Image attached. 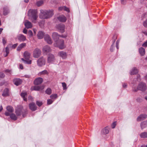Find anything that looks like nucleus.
I'll use <instances>...</instances> for the list:
<instances>
[{
    "instance_id": "1",
    "label": "nucleus",
    "mask_w": 147,
    "mask_h": 147,
    "mask_svg": "<svg viewBox=\"0 0 147 147\" xmlns=\"http://www.w3.org/2000/svg\"><path fill=\"white\" fill-rule=\"evenodd\" d=\"M53 14L52 10L47 11L42 10L40 11L39 17L41 19H47L51 17Z\"/></svg>"
},
{
    "instance_id": "2",
    "label": "nucleus",
    "mask_w": 147,
    "mask_h": 147,
    "mask_svg": "<svg viewBox=\"0 0 147 147\" xmlns=\"http://www.w3.org/2000/svg\"><path fill=\"white\" fill-rule=\"evenodd\" d=\"M28 16L32 19L36 20L38 18L37 10L36 9H30L28 12Z\"/></svg>"
},
{
    "instance_id": "3",
    "label": "nucleus",
    "mask_w": 147,
    "mask_h": 147,
    "mask_svg": "<svg viewBox=\"0 0 147 147\" xmlns=\"http://www.w3.org/2000/svg\"><path fill=\"white\" fill-rule=\"evenodd\" d=\"M24 55L25 59L26 60H25L23 58H22V60L25 63L28 64H31L32 61L31 60H29L30 57V53L27 51H26L24 53Z\"/></svg>"
},
{
    "instance_id": "4",
    "label": "nucleus",
    "mask_w": 147,
    "mask_h": 147,
    "mask_svg": "<svg viewBox=\"0 0 147 147\" xmlns=\"http://www.w3.org/2000/svg\"><path fill=\"white\" fill-rule=\"evenodd\" d=\"M54 45L61 49H63L65 47V46L64 45V40L62 39L56 41L55 43L54 44Z\"/></svg>"
},
{
    "instance_id": "5",
    "label": "nucleus",
    "mask_w": 147,
    "mask_h": 147,
    "mask_svg": "<svg viewBox=\"0 0 147 147\" xmlns=\"http://www.w3.org/2000/svg\"><path fill=\"white\" fill-rule=\"evenodd\" d=\"M38 65L39 67H41L45 65V59L43 57L39 58L37 61Z\"/></svg>"
},
{
    "instance_id": "6",
    "label": "nucleus",
    "mask_w": 147,
    "mask_h": 147,
    "mask_svg": "<svg viewBox=\"0 0 147 147\" xmlns=\"http://www.w3.org/2000/svg\"><path fill=\"white\" fill-rule=\"evenodd\" d=\"M139 90L142 91H144L146 89V84L143 82H140L138 86Z\"/></svg>"
},
{
    "instance_id": "7",
    "label": "nucleus",
    "mask_w": 147,
    "mask_h": 147,
    "mask_svg": "<svg viewBox=\"0 0 147 147\" xmlns=\"http://www.w3.org/2000/svg\"><path fill=\"white\" fill-rule=\"evenodd\" d=\"M41 53V51L39 49L36 48L33 51V57L35 58H38L40 56Z\"/></svg>"
},
{
    "instance_id": "8",
    "label": "nucleus",
    "mask_w": 147,
    "mask_h": 147,
    "mask_svg": "<svg viewBox=\"0 0 147 147\" xmlns=\"http://www.w3.org/2000/svg\"><path fill=\"white\" fill-rule=\"evenodd\" d=\"M42 51L43 53L47 54V53L51 52V49L49 46L46 45L43 47Z\"/></svg>"
},
{
    "instance_id": "9",
    "label": "nucleus",
    "mask_w": 147,
    "mask_h": 147,
    "mask_svg": "<svg viewBox=\"0 0 147 147\" xmlns=\"http://www.w3.org/2000/svg\"><path fill=\"white\" fill-rule=\"evenodd\" d=\"M23 111L24 109L23 107H20L16 109L15 113L17 116H19L23 113Z\"/></svg>"
},
{
    "instance_id": "10",
    "label": "nucleus",
    "mask_w": 147,
    "mask_h": 147,
    "mask_svg": "<svg viewBox=\"0 0 147 147\" xmlns=\"http://www.w3.org/2000/svg\"><path fill=\"white\" fill-rule=\"evenodd\" d=\"M147 117V115L146 114H142L138 116L137 119L138 121H140L145 119Z\"/></svg>"
},
{
    "instance_id": "11",
    "label": "nucleus",
    "mask_w": 147,
    "mask_h": 147,
    "mask_svg": "<svg viewBox=\"0 0 147 147\" xmlns=\"http://www.w3.org/2000/svg\"><path fill=\"white\" fill-rule=\"evenodd\" d=\"M18 40L20 42H24L26 40L25 36L22 34H20L17 36Z\"/></svg>"
},
{
    "instance_id": "12",
    "label": "nucleus",
    "mask_w": 147,
    "mask_h": 147,
    "mask_svg": "<svg viewBox=\"0 0 147 147\" xmlns=\"http://www.w3.org/2000/svg\"><path fill=\"white\" fill-rule=\"evenodd\" d=\"M55 57L53 55L51 54H49L47 58V62L51 63L53 62L55 60Z\"/></svg>"
},
{
    "instance_id": "13",
    "label": "nucleus",
    "mask_w": 147,
    "mask_h": 147,
    "mask_svg": "<svg viewBox=\"0 0 147 147\" xmlns=\"http://www.w3.org/2000/svg\"><path fill=\"white\" fill-rule=\"evenodd\" d=\"M44 39L48 44H50L52 43V41L49 36L48 34H46L45 36Z\"/></svg>"
},
{
    "instance_id": "14",
    "label": "nucleus",
    "mask_w": 147,
    "mask_h": 147,
    "mask_svg": "<svg viewBox=\"0 0 147 147\" xmlns=\"http://www.w3.org/2000/svg\"><path fill=\"white\" fill-rule=\"evenodd\" d=\"M57 28L61 33H63L65 31V26L63 24H59L57 26Z\"/></svg>"
},
{
    "instance_id": "15",
    "label": "nucleus",
    "mask_w": 147,
    "mask_h": 147,
    "mask_svg": "<svg viewBox=\"0 0 147 147\" xmlns=\"http://www.w3.org/2000/svg\"><path fill=\"white\" fill-rule=\"evenodd\" d=\"M29 108L32 111H34L36 110L37 107L34 102H31L29 104Z\"/></svg>"
},
{
    "instance_id": "16",
    "label": "nucleus",
    "mask_w": 147,
    "mask_h": 147,
    "mask_svg": "<svg viewBox=\"0 0 147 147\" xmlns=\"http://www.w3.org/2000/svg\"><path fill=\"white\" fill-rule=\"evenodd\" d=\"M43 81V79L41 78H36L34 81V84L37 85L41 84Z\"/></svg>"
},
{
    "instance_id": "17",
    "label": "nucleus",
    "mask_w": 147,
    "mask_h": 147,
    "mask_svg": "<svg viewBox=\"0 0 147 147\" xmlns=\"http://www.w3.org/2000/svg\"><path fill=\"white\" fill-rule=\"evenodd\" d=\"M14 84L17 86L20 84L22 82V80L19 78H15L13 80Z\"/></svg>"
},
{
    "instance_id": "18",
    "label": "nucleus",
    "mask_w": 147,
    "mask_h": 147,
    "mask_svg": "<svg viewBox=\"0 0 147 147\" xmlns=\"http://www.w3.org/2000/svg\"><path fill=\"white\" fill-rule=\"evenodd\" d=\"M24 24L26 28L28 29L31 28L32 26L31 22L27 20L25 21Z\"/></svg>"
},
{
    "instance_id": "19",
    "label": "nucleus",
    "mask_w": 147,
    "mask_h": 147,
    "mask_svg": "<svg viewBox=\"0 0 147 147\" xmlns=\"http://www.w3.org/2000/svg\"><path fill=\"white\" fill-rule=\"evenodd\" d=\"M58 55L63 59H65L67 57V54L65 52L60 51L59 52Z\"/></svg>"
},
{
    "instance_id": "20",
    "label": "nucleus",
    "mask_w": 147,
    "mask_h": 147,
    "mask_svg": "<svg viewBox=\"0 0 147 147\" xmlns=\"http://www.w3.org/2000/svg\"><path fill=\"white\" fill-rule=\"evenodd\" d=\"M52 37L55 42L58 41L57 40L59 37V35L57 32H53L52 33Z\"/></svg>"
},
{
    "instance_id": "21",
    "label": "nucleus",
    "mask_w": 147,
    "mask_h": 147,
    "mask_svg": "<svg viewBox=\"0 0 147 147\" xmlns=\"http://www.w3.org/2000/svg\"><path fill=\"white\" fill-rule=\"evenodd\" d=\"M58 19L60 22H65L67 20L66 18L63 15H62L58 17Z\"/></svg>"
},
{
    "instance_id": "22",
    "label": "nucleus",
    "mask_w": 147,
    "mask_h": 147,
    "mask_svg": "<svg viewBox=\"0 0 147 147\" xmlns=\"http://www.w3.org/2000/svg\"><path fill=\"white\" fill-rule=\"evenodd\" d=\"M139 51L140 55L142 56H144L145 53V49L142 47L140 48L139 49Z\"/></svg>"
},
{
    "instance_id": "23",
    "label": "nucleus",
    "mask_w": 147,
    "mask_h": 147,
    "mask_svg": "<svg viewBox=\"0 0 147 147\" xmlns=\"http://www.w3.org/2000/svg\"><path fill=\"white\" fill-rule=\"evenodd\" d=\"M26 46V43H21L18 47L17 50L18 51H20L22 48L25 47Z\"/></svg>"
},
{
    "instance_id": "24",
    "label": "nucleus",
    "mask_w": 147,
    "mask_h": 147,
    "mask_svg": "<svg viewBox=\"0 0 147 147\" xmlns=\"http://www.w3.org/2000/svg\"><path fill=\"white\" fill-rule=\"evenodd\" d=\"M44 33L42 31H39L38 34H37V36L38 39H41L42 38L44 35Z\"/></svg>"
},
{
    "instance_id": "25",
    "label": "nucleus",
    "mask_w": 147,
    "mask_h": 147,
    "mask_svg": "<svg viewBox=\"0 0 147 147\" xmlns=\"http://www.w3.org/2000/svg\"><path fill=\"white\" fill-rule=\"evenodd\" d=\"M140 126L142 129H143L146 127L147 126V121H145L141 122Z\"/></svg>"
},
{
    "instance_id": "26",
    "label": "nucleus",
    "mask_w": 147,
    "mask_h": 147,
    "mask_svg": "<svg viewBox=\"0 0 147 147\" xmlns=\"http://www.w3.org/2000/svg\"><path fill=\"white\" fill-rule=\"evenodd\" d=\"M109 127H107L102 129V133L104 134H107L109 132Z\"/></svg>"
},
{
    "instance_id": "27",
    "label": "nucleus",
    "mask_w": 147,
    "mask_h": 147,
    "mask_svg": "<svg viewBox=\"0 0 147 147\" xmlns=\"http://www.w3.org/2000/svg\"><path fill=\"white\" fill-rule=\"evenodd\" d=\"M9 89L7 88H5L3 91L2 95L3 96H6L8 95Z\"/></svg>"
},
{
    "instance_id": "28",
    "label": "nucleus",
    "mask_w": 147,
    "mask_h": 147,
    "mask_svg": "<svg viewBox=\"0 0 147 147\" xmlns=\"http://www.w3.org/2000/svg\"><path fill=\"white\" fill-rule=\"evenodd\" d=\"M140 138H147V132H144L141 133L140 134Z\"/></svg>"
},
{
    "instance_id": "29",
    "label": "nucleus",
    "mask_w": 147,
    "mask_h": 147,
    "mask_svg": "<svg viewBox=\"0 0 147 147\" xmlns=\"http://www.w3.org/2000/svg\"><path fill=\"white\" fill-rule=\"evenodd\" d=\"M138 72V70L136 68L134 67L133 68L132 70L131 71L130 74L131 75H134L137 74Z\"/></svg>"
},
{
    "instance_id": "30",
    "label": "nucleus",
    "mask_w": 147,
    "mask_h": 147,
    "mask_svg": "<svg viewBox=\"0 0 147 147\" xmlns=\"http://www.w3.org/2000/svg\"><path fill=\"white\" fill-rule=\"evenodd\" d=\"M41 89V87L39 86H35L32 87L31 88V90H32L39 91Z\"/></svg>"
},
{
    "instance_id": "31",
    "label": "nucleus",
    "mask_w": 147,
    "mask_h": 147,
    "mask_svg": "<svg viewBox=\"0 0 147 147\" xmlns=\"http://www.w3.org/2000/svg\"><path fill=\"white\" fill-rule=\"evenodd\" d=\"M10 118L12 120H16L17 119V117L14 113H11L10 115Z\"/></svg>"
},
{
    "instance_id": "32",
    "label": "nucleus",
    "mask_w": 147,
    "mask_h": 147,
    "mask_svg": "<svg viewBox=\"0 0 147 147\" xmlns=\"http://www.w3.org/2000/svg\"><path fill=\"white\" fill-rule=\"evenodd\" d=\"M6 109L9 112L11 113L13 112V107L10 106H7L6 107Z\"/></svg>"
},
{
    "instance_id": "33",
    "label": "nucleus",
    "mask_w": 147,
    "mask_h": 147,
    "mask_svg": "<svg viewBox=\"0 0 147 147\" xmlns=\"http://www.w3.org/2000/svg\"><path fill=\"white\" fill-rule=\"evenodd\" d=\"M21 96L23 98L24 100L25 101H27V98H26V92H22L21 94Z\"/></svg>"
},
{
    "instance_id": "34",
    "label": "nucleus",
    "mask_w": 147,
    "mask_h": 147,
    "mask_svg": "<svg viewBox=\"0 0 147 147\" xmlns=\"http://www.w3.org/2000/svg\"><path fill=\"white\" fill-rule=\"evenodd\" d=\"M45 92L48 94H50L51 93V90L50 88H48L47 89Z\"/></svg>"
},
{
    "instance_id": "35",
    "label": "nucleus",
    "mask_w": 147,
    "mask_h": 147,
    "mask_svg": "<svg viewBox=\"0 0 147 147\" xmlns=\"http://www.w3.org/2000/svg\"><path fill=\"white\" fill-rule=\"evenodd\" d=\"M39 74H48V72L47 70H44L41 72H40Z\"/></svg>"
},
{
    "instance_id": "36",
    "label": "nucleus",
    "mask_w": 147,
    "mask_h": 147,
    "mask_svg": "<svg viewBox=\"0 0 147 147\" xmlns=\"http://www.w3.org/2000/svg\"><path fill=\"white\" fill-rule=\"evenodd\" d=\"M52 99H55L57 97V95L56 94H52L50 96Z\"/></svg>"
},
{
    "instance_id": "37",
    "label": "nucleus",
    "mask_w": 147,
    "mask_h": 147,
    "mask_svg": "<svg viewBox=\"0 0 147 147\" xmlns=\"http://www.w3.org/2000/svg\"><path fill=\"white\" fill-rule=\"evenodd\" d=\"M3 10V14L5 15H6L9 12V10L7 9H6L5 8H4Z\"/></svg>"
},
{
    "instance_id": "38",
    "label": "nucleus",
    "mask_w": 147,
    "mask_h": 147,
    "mask_svg": "<svg viewBox=\"0 0 147 147\" xmlns=\"http://www.w3.org/2000/svg\"><path fill=\"white\" fill-rule=\"evenodd\" d=\"M43 3V1H38L36 3V5L38 6H41Z\"/></svg>"
},
{
    "instance_id": "39",
    "label": "nucleus",
    "mask_w": 147,
    "mask_h": 147,
    "mask_svg": "<svg viewBox=\"0 0 147 147\" xmlns=\"http://www.w3.org/2000/svg\"><path fill=\"white\" fill-rule=\"evenodd\" d=\"M8 47H7L5 48V52L6 53V55L5 56V57H6L8 55L9 53V49Z\"/></svg>"
},
{
    "instance_id": "40",
    "label": "nucleus",
    "mask_w": 147,
    "mask_h": 147,
    "mask_svg": "<svg viewBox=\"0 0 147 147\" xmlns=\"http://www.w3.org/2000/svg\"><path fill=\"white\" fill-rule=\"evenodd\" d=\"M36 104L39 107L41 106L42 105V103L41 102L37 101Z\"/></svg>"
},
{
    "instance_id": "41",
    "label": "nucleus",
    "mask_w": 147,
    "mask_h": 147,
    "mask_svg": "<svg viewBox=\"0 0 147 147\" xmlns=\"http://www.w3.org/2000/svg\"><path fill=\"white\" fill-rule=\"evenodd\" d=\"M28 34L30 37H31L33 35V33L31 30H29L28 31Z\"/></svg>"
},
{
    "instance_id": "42",
    "label": "nucleus",
    "mask_w": 147,
    "mask_h": 147,
    "mask_svg": "<svg viewBox=\"0 0 147 147\" xmlns=\"http://www.w3.org/2000/svg\"><path fill=\"white\" fill-rule=\"evenodd\" d=\"M53 101L51 99H48L47 100V103L48 105H50L52 103Z\"/></svg>"
},
{
    "instance_id": "43",
    "label": "nucleus",
    "mask_w": 147,
    "mask_h": 147,
    "mask_svg": "<svg viewBox=\"0 0 147 147\" xmlns=\"http://www.w3.org/2000/svg\"><path fill=\"white\" fill-rule=\"evenodd\" d=\"M5 76V75L2 72H0V78H3Z\"/></svg>"
},
{
    "instance_id": "44",
    "label": "nucleus",
    "mask_w": 147,
    "mask_h": 147,
    "mask_svg": "<svg viewBox=\"0 0 147 147\" xmlns=\"http://www.w3.org/2000/svg\"><path fill=\"white\" fill-rule=\"evenodd\" d=\"M142 46L145 47H147V40L143 43L142 45Z\"/></svg>"
},
{
    "instance_id": "45",
    "label": "nucleus",
    "mask_w": 147,
    "mask_h": 147,
    "mask_svg": "<svg viewBox=\"0 0 147 147\" xmlns=\"http://www.w3.org/2000/svg\"><path fill=\"white\" fill-rule=\"evenodd\" d=\"M62 86L63 87V89L65 90V89H66V84L64 82H63V83H62Z\"/></svg>"
},
{
    "instance_id": "46",
    "label": "nucleus",
    "mask_w": 147,
    "mask_h": 147,
    "mask_svg": "<svg viewBox=\"0 0 147 147\" xmlns=\"http://www.w3.org/2000/svg\"><path fill=\"white\" fill-rule=\"evenodd\" d=\"M116 122H113L112 124L111 125V127L112 128H114L116 125Z\"/></svg>"
},
{
    "instance_id": "47",
    "label": "nucleus",
    "mask_w": 147,
    "mask_h": 147,
    "mask_svg": "<svg viewBox=\"0 0 147 147\" xmlns=\"http://www.w3.org/2000/svg\"><path fill=\"white\" fill-rule=\"evenodd\" d=\"M63 10H65L67 12H69V9L68 8L66 7L65 6H63Z\"/></svg>"
},
{
    "instance_id": "48",
    "label": "nucleus",
    "mask_w": 147,
    "mask_h": 147,
    "mask_svg": "<svg viewBox=\"0 0 147 147\" xmlns=\"http://www.w3.org/2000/svg\"><path fill=\"white\" fill-rule=\"evenodd\" d=\"M139 90V89L138 88V87L137 88H132V91L134 92H136L137 91Z\"/></svg>"
},
{
    "instance_id": "49",
    "label": "nucleus",
    "mask_w": 147,
    "mask_h": 147,
    "mask_svg": "<svg viewBox=\"0 0 147 147\" xmlns=\"http://www.w3.org/2000/svg\"><path fill=\"white\" fill-rule=\"evenodd\" d=\"M143 25L145 27L147 28V20L144 22Z\"/></svg>"
},
{
    "instance_id": "50",
    "label": "nucleus",
    "mask_w": 147,
    "mask_h": 147,
    "mask_svg": "<svg viewBox=\"0 0 147 147\" xmlns=\"http://www.w3.org/2000/svg\"><path fill=\"white\" fill-rule=\"evenodd\" d=\"M119 40H117L116 42V47L117 48V49H118V45H119Z\"/></svg>"
},
{
    "instance_id": "51",
    "label": "nucleus",
    "mask_w": 147,
    "mask_h": 147,
    "mask_svg": "<svg viewBox=\"0 0 147 147\" xmlns=\"http://www.w3.org/2000/svg\"><path fill=\"white\" fill-rule=\"evenodd\" d=\"M3 43L4 45H5L6 42V40L4 38H3L2 39Z\"/></svg>"
},
{
    "instance_id": "52",
    "label": "nucleus",
    "mask_w": 147,
    "mask_h": 147,
    "mask_svg": "<svg viewBox=\"0 0 147 147\" xmlns=\"http://www.w3.org/2000/svg\"><path fill=\"white\" fill-rule=\"evenodd\" d=\"M18 45V43L14 44L12 45V47L13 49L15 48Z\"/></svg>"
},
{
    "instance_id": "53",
    "label": "nucleus",
    "mask_w": 147,
    "mask_h": 147,
    "mask_svg": "<svg viewBox=\"0 0 147 147\" xmlns=\"http://www.w3.org/2000/svg\"><path fill=\"white\" fill-rule=\"evenodd\" d=\"M9 112H6L5 113V115L7 116H10V115L11 114H10Z\"/></svg>"
},
{
    "instance_id": "54",
    "label": "nucleus",
    "mask_w": 147,
    "mask_h": 147,
    "mask_svg": "<svg viewBox=\"0 0 147 147\" xmlns=\"http://www.w3.org/2000/svg\"><path fill=\"white\" fill-rule=\"evenodd\" d=\"M27 30L25 28L23 30V32L25 34H26L27 33Z\"/></svg>"
},
{
    "instance_id": "55",
    "label": "nucleus",
    "mask_w": 147,
    "mask_h": 147,
    "mask_svg": "<svg viewBox=\"0 0 147 147\" xmlns=\"http://www.w3.org/2000/svg\"><path fill=\"white\" fill-rule=\"evenodd\" d=\"M28 99L29 100H30L31 101H32L33 98L31 96H29L28 97Z\"/></svg>"
},
{
    "instance_id": "56",
    "label": "nucleus",
    "mask_w": 147,
    "mask_h": 147,
    "mask_svg": "<svg viewBox=\"0 0 147 147\" xmlns=\"http://www.w3.org/2000/svg\"><path fill=\"white\" fill-rule=\"evenodd\" d=\"M123 87L124 88H126L127 87V84L126 83H124L123 84Z\"/></svg>"
},
{
    "instance_id": "57",
    "label": "nucleus",
    "mask_w": 147,
    "mask_h": 147,
    "mask_svg": "<svg viewBox=\"0 0 147 147\" xmlns=\"http://www.w3.org/2000/svg\"><path fill=\"white\" fill-rule=\"evenodd\" d=\"M126 0H121V3L122 4L125 3Z\"/></svg>"
},
{
    "instance_id": "58",
    "label": "nucleus",
    "mask_w": 147,
    "mask_h": 147,
    "mask_svg": "<svg viewBox=\"0 0 147 147\" xmlns=\"http://www.w3.org/2000/svg\"><path fill=\"white\" fill-rule=\"evenodd\" d=\"M113 46L112 45H111L110 48V50L111 52H112L113 51Z\"/></svg>"
},
{
    "instance_id": "59",
    "label": "nucleus",
    "mask_w": 147,
    "mask_h": 147,
    "mask_svg": "<svg viewBox=\"0 0 147 147\" xmlns=\"http://www.w3.org/2000/svg\"><path fill=\"white\" fill-rule=\"evenodd\" d=\"M66 36H64V35H59V37H61L62 38H65L66 37Z\"/></svg>"
},
{
    "instance_id": "60",
    "label": "nucleus",
    "mask_w": 147,
    "mask_h": 147,
    "mask_svg": "<svg viewBox=\"0 0 147 147\" xmlns=\"http://www.w3.org/2000/svg\"><path fill=\"white\" fill-rule=\"evenodd\" d=\"M24 76L26 78H29L30 77V76L28 75H24Z\"/></svg>"
},
{
    "instance_id": "61",
    "label": "nucleus",
    "mask_w": 147,
    "mask_h": 147,
    "mask_svg": "<svg viewBox=\"0 0 147 147\" xmlns=\"http://www.w3.org/2000/svg\"><path fill=\"white\" fill-rule=\"evenodd\" d=\"M142 33L144 34L145 35L147 36V31H144L142 32Z\"/></svg>"
},
{
    "instance_id": "62",
    "label": "nucleus",
    "mask_w": 147,
    "mask_h": 147,
    "mask_svg": "<svg viewBox=\"0 0 147 147\" xmlns=\"http://www.w3.org/2000/svg\"><path fill=\"white\" fill-rule=\"evenodd\" d=\"M63 9H64L63 6L62 7H60L59 8V10H63Z\"/></svg>"
},
{
    "instance_id": "63",
    "label": "nucleus",
    "mask_w": 147,
    "mask_h": 147,
    "mask_svg": "<svg viewBox=\"0 0 147 147\" xmlns=\"http://www.w3.org/2000/svg\"><path fill=\"white\" fill-rule=\"evenodd\" d=\"M20 68L21 69H23V66L22 65V64H20Z\"/></svg>"
},
{
    "instance_id": "64",
    "label": "nucleus",
    "mask_w": 147,
    "mask_h": 147,
    "mask_svg": "<svg viewBox=\"0 0 147 147\" xmlns=\"http://www.w3.org/2000/svg\"><path fill=\"white\" fill-rule=\"evenodd\" d=\"M11 71L9 70V69H6L5 70V72H9L10 73Z\"/></svg>"
}]
</instances>
